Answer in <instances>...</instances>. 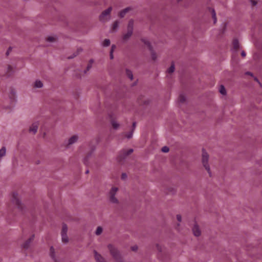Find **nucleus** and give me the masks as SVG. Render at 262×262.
Here are the masks:
<instances>
[{
	"label": "nucleus",
	"mask_w": 262,
	"mask_h": 262,
	"mask_svg": "<svg viewBox=\"0 0 262 262\" xmlns=\"http://www.w3.org/2000/svg\"><path fill=\"white\" fill-rule=\"evenodd\" d=\"M68 227L66 224H63L62 226L61 234H67Z\"/></svg>",
	"instance_id": "obj_17"
},
{
	"label": "nucleus",
	"mask_w": 262,
	"mask_h": 262,
	"mask_svg": "<svg viewBox=\"0 0 262 262\" xmlns=\"http://www.w3.org/2000/svg\"><path fill=\"white\" fill-rule=\"evenodd\" d=\"M259 85V86L262 88V84L260 83V82L259 81V83H258Z\"/></svg>",
	"instance_id": "obj_51"
},
{
	"label": "nucleus",
	"mask_w": 262,
	"mask_h": 262,
	"mask_svg": "<svg viewBox=\"0 0 262 262\" xmlns=\"http://www.w3.org/2000/svg\"><path fill=\"white\" fill-rule=\"evenodd\" d=\"M136 126V122H133V129L132 130H134L135 127Z\"/></svg>",
	"instance_id": "obj_47"
},
{
	"label": "nucleus",
	"mask_w": 262,
	"mask_h": 262,
	"mask_svg": "<svg viewBox=\"0 0 262 262\" xmlns=\"http://www.w3.org/2000/svg\"><path fill=\"white\" fill-rule=\"evenodd\" d=\"M112 10L111 7L103 11L99 16V19L101 21L105 22L110 19V14Z\"/></svg>",
	"instance_id": "obj_5"
},
{
	"label": "nucleus",
	"mask_w": 262,
	"mask_h": 262,
	"mask_svg": "<svg viewBox=\"0 0 262 262\" xmlns=\"http://www.w3.org/2000/svg\"><path fill=\"white\" fill-rule=\"evenodd\" d=\"M93 62H94V60L93 59H91L89 61V64H91L92 65V64L93 63Z\"/></svg>",
	"instance_id": "obj_49"
},
{
	"label": "nucleus",
	"mask_w": 262,
	"mask_h": 262,
	"mask_svg": "<svg viewBox=\"0 0 262 262\" xmlns=\"http://www.w3.org/2000/svg\"><path fill=\"white\" fill-rule=\"evenodd\" d=\"M62 237V242L64 243H67L69 242V238L67 234H61Z\"/></svg>",
	"instance_id": "obj_21"
},
{
	"label": "nucleus",
	"mask_w": 262,
	"mask_h": 262,
	"mask_svg": "<svg viewBox=\"0 0 262 262\" xmlns=\"http://www.w3.org/2000/svg\"><path fill=\"white\" fill-rule=\"evenodd\" d=\"M12 70V67L9 65L8 67V72H9L10 71H11Z\"/></svg>",
	"instance_id": "obj_42"
},
{
	"label": "nucleus",
	"mask_w": 262,
	"mask_h": 262,
	"mask_svg": "<svg viewBox=\"0 0 262 262\" xmlns=\"http://www.w3.org/2000/svg\"><path fill=\"white\" fill-rule=\"evenodd\" d=\"M209 155L206 150L203 148L201 155V163L203 167L207 171L208 175L210 177H212V174L209 164Z\"/></svg>",
	"instance_id": "obj_1"
},
{
	"label": "nucleus",
	"mask_w": 262,
	"mask_h": 262,
	"mask_svg": "<svg viewBox=\"0 0 262 262\" xmlns=\"http://www.w3.org/2000/svg\"><path fill=\"white\" fill-rule=\"evenodd\" d=\"M251 3L252 6H255L257 4V2L254 0H251Z\"/></svg>",
	"instance_id": "obj_40"
},
{
	"label": "nucleus",
	"mask_w": 262,
	"mask_h": 262,
	"mask_svg": "<svg viewBox=\"0 0 262 262\" xmlns=\"http://www.w3.org/2000/svg\"><path fill=\"white\" fill-rule=\"evenodd\" d=\"M144 42L145 44H146L148 46L149 50H151V49L152 48V47H151L150 42L148 41H144Z\"/></svg>",
	"instance_id": "obj_34"
},
{
	"label": "nucleus",
	"mask_w": 262,
	"mask_h": 262,
	"mask_svg": "<svg viewBox=\"0 0 262 262\" xmlns=\"http://www.w3.org/2000/svg\"><path fill=\"white\" fill-rule=\"evenodd\" d=\"M177 219L179 222H181L182 221V217H181V215H180V214L177 215Z\"/></svg>",
	"instance_id": "obj_38"
},
{
	"label": "nucleus",
	"mask_w": 262,
	"mask_h": 262,
	"mask_svg": "<svg viewBox=\"0 0 262 262\" xmlns=\"http://www.w3.org/2000/svg\"><path fill=\"white\" fill-rule=\"evenodd\" d=\"M120 22L118 21V20H116L113 24V26H112V30L113 31H116L118 27H119V24Z\"/></svg>",
	"instance_id": "obj_18"
},
{
	"label": "nucleus",
	"mask_w": 262,
	"mask_h": 262,
	"mask_svg": "<svg viewBox=\"0 0 262 262\" xmlns=\"http://www.w3.org/2000/svg\"><path fill=\"white\" fill-rule=\"evenodd\" d=\"M127 177V175L125 173H123L121 175V178L122 179H125Z\"/></svg>",
	"instance_id": "obj_41"
},
{
	"label": "nucleus",
	"mask_w": 262,
	"mask_h": 262,
	"mask_svg": "<svg viewBox=\"0 0 262 262\" xmlns=\"http://www.w3.org/2000/svg\"><path fill=\"white\" fill-rule=\"evenodd\" d=\"M111 42L110 39H105L102 43V46L103 47H108L110 45Z\"/></svg>",
	"instance_id": "obj_27"
},
{
	"label": "nucleus",
	"mask_w": 262,
	"mask_h": 262,
	"mask_svg": "<svg viewBox=\"0 0 262 262\" xmlns=\"http://www.w3.org/2000/svg\"><path fill=\"white\" fill-rule=\"evenodd\" d=\"M118 188L116 187H113L108 192V198L110 202L114 204H118V200L116 197Z\"/></svg>",
	"instance_id": "obj_4"
},
{
	"label": "nucleus",
	"mask_w": 262,
	"mask_h": 262,
	"mask_svg": "<svg viewBox=\"0 0 262 262\" xmlns=\"http://www.w3.org/2000/svg\"><path fill=\"white\" fill-rule=\"evenodd\" d=\"M12 201L13 203L15 204L19 209H23L22 205L18 198H17V194H13Z\"/></svg>",
	"instance_id": "obj_10"
},
{
	"label": "nucleus",
	"mask_w": 262,
	"mask_h": 262,
	"mask_svg": "<svg viewBox=\"0 0 262 262\" xmlns=\"http://www.w3.org/2000/svg\"><path fill=\"white\" fill-rule=\"evenodd\" d=\"M151 52V58L153 60H156L157 59V55L156 53L153 51L152 49L150 50Z\"/></svg>",
	"instance_id": "obj_29"
},
{
	"label": "nucleus",
	"mask_w": 262,
	"mask_h": 262,
	"mask_svg": "<svg viewBox=\"0 0 262 262\" xmlns=\"http://www.w3.org/2000/svg\"><path fill=\"white\" fill-rule=\"evenodd\" d=\"M246 53L245 51H243L241 53V55L243 57H245L246 56Z\"/></svg>",
	"instance_id": "obj_44"
},
{
	"label": "nucleus",
	"mask_w": 262,
	"mask_h": 262,
	"mask_svg": "<svg viewBox=\"0 0 262 262\" xmlns=\"http://www.w3.org/2000/svg\"><path fill=\"white\" fill-rule=\"evenodd\" d=\"M89 172V170H87L86 171H85V173L87 174Z\"/></svg>",
	"instance_id": "obj_53"
},
{
	"label": "nucleus",
	"mask_w": 262,
	"mask_h": 262,
	"mask_svg": "<svg viewBox=\"0 0 262 262\" xmlns=\"http://www.w3.org/2000/svg\"><path fill=\"white\" fill-rule=\"evenodd\" d=\"M133 130H132L130 133H129L127 135H126V137L128 139H130L132 137L133 134Z\"/></svg>",
	"instance_id": "obj_35"
},
{
	"label": "nucleus",
	"mask_w": 262,
	"mask_h": 262,
	"mask_svg": "<svg viewBox=\"0 0 262 262\" xmlns=\"http://www.w3.org/2000/svg\"><path fill=\"white\" fill-rule=\"evenodd\" d=\"M81 51V49H78L76 52L73 53V54L68 57V59H70L74 58V57H76L79 53Z\"/></svg>",
	"instance_id": "obj_16"
},
{
	"label": "nucleus",
	"mask_w": 262,
	"mask_h": 262,
	"mask_svg": "<svg viewBox=\"0 0 262 262\" xmlns=\"http://www.w3.org/2000/svg\"><path fill=\"white\" fill-rule=\"evenodd\" d=\"M91 155H92V152H91L90 153H89L86 155V156L84 158L83 162H84V164L88 165L89 164L88 160H89V158L91 156Z\"/></svg>",
	"instance_id": "obj_22"
},
{
	"label": "nucleus",
	"mask_w": 262,
	"mask_h": 262,
	"mask_svg": "<svg viewBox=\"0 0 262 262\" xmlns=\"http://www.w3.org/2000/svg\"><path fill=\"white\" fill-rule=\"evenodd\" d=\"M161 150L163 152H168L169 151V148L168 146H165L162 148Z\"/></svg>",
	"instance_id": "obj_32"
},
{
	"label": "nucleus",
	"mask_w": 262,
	"mask_h": 262,
	"mask_svg": "<svg viewBox=\"0 0 262 262\" xmlns=\"http://www.w3.org/2000/svg\"><path fill=\"white\" fill-rule=\"evenodd\" d=\"M254 80H255V81H256L257 83H259V80L257 79V77H254Z\"/></svg>",
	"instance_id": "obj_48"
},
{
	"label": "nucleus",
	"mask_w": 262,
	"mask_h": 262,
	"mask_svg": "<svg viewBox=\"0 0 262 262\" xmlns=\"http://www.w3.org/2000/svg\"><path fill=\"white\" fill-rule=\"evenodd\" d=\"M125 72L126 76L130 79V80H133L134 78L132 72L129 69H126Z\"/></svg>",
	"instance_id": "obj_15"
},
{
	"label": "nucleus",
	"mask_w": 262,
	"mask_h": 262,
	"mask_svg": "<svg viewBox=\"0 0 262 262\" xmlns=\"http://www.w3.org/2000/svg\"><path fill=\"white\" fill-rule=\"evenodd\" d=\"M110 56L111 59H113L114 58L113 53L110 52Z\"/></svg>",
	"instance_id": "obj_46"
},
{
	"label": "nucleus",
	"mask_w": 262,
	"mask_h": 262,
	"mask_svg": "<svg viewBox=\"0 0 262 262\" xmlns=\"http://www.w3.org/2000/svg\"><path fill=\"white\" fill-rule=\"evenodd\" d=\"M233 47L235 49H237L239 48V44L237 39H235L233 41Z\"/></svg>",
	"instance_id": "obj_20"
},
{
	"label": "nucleus",
	"mask_w": 262,
	"mask_h": 262,
	"mask_svg": "<svg viewBox=\"0 0 262 262\" xmlns=\"http://www.w3.org/2000/svg\"><path fill=\"white\" fill-rule=\"evenodd\" d=\"M134 30V20L130 19L129 20L127 27V32L123 34L122 39L126 41L129 39L132 36Z\"/></svg>",
	"instance_id": "obj_3"
},
{
	"label": "nucleus",
	"mask_w": 262,
	"mask_h": 262,
	"mask_svg": "<svg viewBox=\"0 0 262 262\" xmlns=\"http://www.w3.org/2000/svg\"><path fill=\"white\" fill-rule=\"evenodd\" d=\"M174 64L172 63L171 66L167 69V72L169 74L172 73L174 71Z\"/></svg>",
	"instance_id": "obj_25"
},
{
	"label": "nucleus",
	"mask_w": 262,
	"mask_h": 262,
	"mask_svg": "<svg viewBox=\"0 0 262 262\" xmlns=\"http://www.w3.org/2000/svg\"><path fill=\"white\" fill-rule=\"evenodd\" d=\"M211 13H212V18L214 19V23L215 24L216 21V14H215V10L214 9H212L211 11Z\"/></svg>",
	"instance_id": "obj_31"
},
{
	"label": "nucleus",
	"mask_w": 262,
	"mask_h": 262,
	"mask_svg": "<svg viewBox=\"0 0 262 262\" xmlns=\"http://www.w3.org/2000/svg\"><path fill=\"white\" fill-rule=\"evenodd\" d=\"M38 127V123L34 122L33 123L30 127L29 132V133H32L33 134H35L37 133V129Z\"/></svg>",
	"instance_id": "obj_9"
},
{
	"label": "nucleus",
	"mask_w": 262,
	"mask_h": 262,
	"mask_svg": "<svg viewBox=\"0 0 262 262\" xmlns=\"http://www.w3.org/2000/svg\"><path fill=\"white\" fill-rule=\"evenodd\" d=\"M111 123H112V126L115 129L118 128V127H119V124L117 121H116L115 120H112L111 122Z\"/></svg>",
	"instance_id": "obj_23"
},
{
	"label": "nucleus",
	"mask_w": 262,
	"mask_h": 262,
	"mask_svg": "<svg viewBox=\"0 0 262 262\" xmlns=\"http://www.w3.org/2000/svg\"><path fill=\"white\" fill-rule=\"evenodd\" d=\"M47 41L49 42H54L56 40V37H53V36H49L47 38Z\"/></svg>",
	"instance_id": "obj_30"
},
{
	"label": "nucleus",
	"mask_w": 262,
	"mask_h": 262,
	"mask_svg": "<svg viewBox=\"0 0 262 262\" xmlns=\"http://www.w3.org/2000/svg\"><path fill=\"white\" fill-rule=\"evenodd\" d=\"M92 68V65L91 64H88L87 67H86V69H87V71H89Z\"/></svg>",
	"instance_id": "obj_43"
},
{
	"label": "nucleus",
	"mask_w": 262,
	"mask_h": 262,
	"mask_svg": "<svg viewBox=\"0 0 262 262\" xmlns=\"http://www.w3.org/2000/svg\"><path fill=\"white\" fill-rule=\"evenodd\" d=\"M50 256L53 259H56L54 249L52 247L50 248Z\"/></svg>",
	"instance_id": "obj_28"
},
{
	"label": "nucleus",
	"mask_w": 262,
	"mask_h": 262,
	"mask_svg": "<svg viewBox=\"0 0 262 262\" xmlns=\"http://www.w3.org/2000/svg\"><path fill=\"white\" fill-rule=\"evenodd\" d=\"M102 231H103L102 228L100 226H98L96 229V230L95 231V234L97 235H99L102 233Z\"/></svg>",
	"instance_id": "obj_24"
},
{
	"label": "nucleus",
	"mask_w": 262,
	"mask_h": 262,
	"mask_svg": "<svg viewBox=\"0 0 262 262\" xmlns=\"http://www.w3.org/2000/svg\"><path fill=\"white\" fill-rule=\"evenodd\" d=\"M245 74H246V75H250L251 76H253V74L252 73H251L250 72H247Z\"/></svg>",
	"instance_id": "obj_45"
},
{
	"label": "nucleus",
	"mask_w": 262,
	"mask_h": 262,
	"mask_svg": "<svg viewBox=\"0 0 262 262\" xmlns=\"http://www.w3.org/2000/svg\"><path fill=\"white\" fill-rule=\"evenodd\" d=\"M43 86L42 82L39 80H37L35 81L34 85V87L36 88H41Z\"/></svg>",
	"instance_id": "obj_14"
},
{
	"label": "nucleus",
	"mask_w": 262,
	"mask_h": 262,
	"mask_svg": "<svg viewBox=\"0 0 262 262\" xmlns=\"http://www.w3.org/2000/svg\"><path fill=\"white\" fill-rule=\"evenodd\" d=\"M131 249L133 251H136L138 250V246L137 245L133 246L131 247Z\"/></svg>",
	"instance_id": "obj_37"
},
{
	"label": "nucleus",
	"mask_w": 262,
	"mask_h": 262,
	"mask_svg": "<svg viewBox=\"0 0 262 262\" xmlns=\"http://www.w3.org/2000/svg\"><path fill=\"white\" fill-rule=\"evenodd\" d=\"M6 149L5 147H3L0 149V161L3 157H4L6 155Z\"/></svg>",
	"instance_id": "obj_19"
},
{
	"label": "nucleus",
	"mask_w": 262,
	"mask_h": 262,
	"mask_svg": "<svg viewBox=\"0 0 262 262\" xmlns=\"http://www.w3.org/2000/svg\"><path fill=\"white\" fill-rule=\"evenodd\" d=\"M34 238V235H32L23 245L22 247L24 249H28L30 245V243L33 241Z\"/></svg>",
	"instance_id": "obj_11"
},
{
	"label": "nucleus",
	"mask_w": 262,
	"mask_h": 262,
	"mask_svg": "<svg viewBox=\"0 0 262 262\" xmlns=\"http://www.w3.org/2000/svg\"><path fill=\"white\" fill-rule=\"evenodd\" d=\"M156 248H157V249L160 251V252H161L162 251V246H161L160 245H159V244H157L156 245Z\"/></svg>",
	"instance_id": "obj_36"
},
{
	"label": "nucleus",
	"mask_w": 262,
	"mask_h": 262,
	"mask_svg": "<svg viewBox=\"0 0 262 262\" xmlns=\"http://www.w3.org/2000/svg\"><path fill=\"white\" fill-rule=\"evenodd\" d=\"M94 257L97 262H106L105 258L96 250L94 251Z\"/></svg>",
	"instance_id": "obj_8"
},
{
	"label": "nucleus",
	"mask_w": 262,
	"mask_h": 262,
	"mask_svg": "<svg viewBox=\"0 0 262 262\" xmlns=\"http://www.w3.org/2000/svg\"><path fill=\"white\" fill-rule=\"evenodd\" d=\"M193 234L195 236H200L201 235V230L197 224H195L192 229Z\"/></svg>",
	"instance_id": "obj_7"
},
{
	"label": "nucleus",
	"mask_w": 262,
	"mask_h": 262,
	"mask_svg": "<svg viewBox=\"0 0 262 262\" xmlns=\"http://www.w3.org/2000/svg\"><path fill=\"white\" fill-rule=\"evenodd\" d=\"M116 49V46L115 45H113L111 47V49L110 52L113 53L114 50Z\"/></svg>",
	"instance_id": "obj_39"
},
{
	"label": "nucleus",
	"mask_w": 262,
	"mask_h": 262,
	"mask_svg": "<svg viewBox=\"0 0 262 262\" xmlns=\"http://www.w3.org/2000/svg\"><path fill=\"white\" fill-rule=\"evenodd\" d=\"M78 137L77 135H74L71 137L68 140V145H72L77 141Z\"/></svg>",
	"instance_id": "obj_13"
},
{
	"label": "nucleus",
	"mask_w": 262,
	"mask_h": 262,
	"mask_svg": "<svg viewBox=\"0 0 262 262\" xmlns=\"http://www.w3.org/2000/svg\"><path fill=\"white\" fill-rule=\"evenodd\" d=\"M88 71H87V69H86V70L84 71V74H86Z\"/></svg>",
	"instance_id": "obj_52"
},
{
	"label": "nucleus",
	"mask_w": 262,
	"mask_h": 262,
	"mask_svg": "<svg viewBox=\"0 0 262 262\" xmlns=\"http://www.w3.org/2000/svg\"><path fill=\"white\" fill-rule=\"evenodd\" d=\"M9 50H11L10 48L9 49V50H8V51L7 52V53H6V55H8L9 54Z\"/></svg>",
	"instance_id": "obj_50"
},
{
	"label": "nucleus",
	"mask_w": 262,
	"mask_h": 262,
	"mask_svg": "<svg viewBox=\"0 0 262 262\" xmlns=\"http://www.w3.org/2000/svg\"><path fill=\"white\" fill-rule=\"evenodd\" d=\"M107 248L111 255L117 262H123L119 251L112 244H109Z\"/></svg>",
	"instance_id": "obj_2"
},
{
	"label": "nucleus",
	"mask_w": 262,
	"mask_h": 262,
	"mask_svg": "<svg viewBox=\"0 0 262 262\" xmlns=\"http://www.w3.org/2000/svg\"><path fill=\"white\" fill-rule=\"evenodd\" d=\"M133 149H122L118 156V159L119 162H121L126 158V157L133 152Z\"/></svg>",
	"instance_id": "obj_6"
},
{
	"label": "nucleus",
	"mask_w": 262,
	"mask_h": 262,
	"mask_svg": "<svg viewBox=\"0 0 262 262\" xmlns=\"http://www.w3.org/2000/svg\"><path fill=\"white\" fill-rule=\"evenodd\" d=\"M220 92L223 95H225L226 94V89L223 85H221L220 87Z\"/></svg>",
	"instance_id": "obj_26"
},
{
	"label": "nucleus",
	"mask_w": 262,
	"mask_h": 262,
	"mask_svg": "<svg viewBox=\"0 0 262 262\" xmlns=\"http://www.w3.org/2000/svg\"><path fill=\"white\" fill-rule=\"evenodd\" d=\"M132 10L130 7H127L122 10H121L119 13V16L121 18H123L125 16L126 14Z\"/></svg>",
	"instance_id": "obj_12"
},
{
	"label": "nucleus",
	"mask_w": 262,
	"mask_h": 262,
	"mask_svg": "<svg viewBox=\"0 0 262 262\" xmlns=\"http://www.w3.org/2000/svg\"><path fill=\"white\" fill-rule=\"evenodd\" d=\"M179 101L181 103H183L185 101V97L184 95H181L179 96Z\"/></svg>",
	"instance_id": "obj_33"
}]
</instances>
